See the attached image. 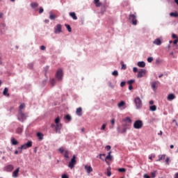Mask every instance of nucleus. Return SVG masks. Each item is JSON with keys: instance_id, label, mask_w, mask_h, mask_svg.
I'll use <instances>...</instances> for the list:
<instances>
[{"instance_id": "nucleus-46", "label": "nucleus", "mask_w": 178, "mask_h": 178, "mask_svg": "<svg viewBox=\"0 0 178 178\" xmlns=\"http://www.w3.org/2000/svg\"><path fill=\"white\" fill-rule=\"evenodd\" d=\"M170 161V159H169V157H167L166 159H165V163H166V165H169Z\"/></svg>"}, {"instance_id": "nucleus-36", "label": "nucleus", "mask_w": 178, "mask_h": 178, "mask_svg": "<svg viewBox=\"0 0 178 178\" xmlns=\"http://www.w3.org/2000/svg\"><path fill=\"white\" fill-rule=\"evenodd\" d=\"M65 26L67 28V30L69 31V33H72V27H70V25L65 24Z\"/></svg>"}, {"instance_id": "nucleus-50", "label": "nucleus", "mask_w": 178, "mask_h": 178, "mask_svg": "<svg viewBox=\"0 0 178 178\" xmlns=\"http://www.w3.org/2000/svg\"><path fill=\"white\" fill-rule=\"evenodd\" d=\"M106 128V124H104L102 126L101 130H105Z\"/></svg>"}, {"instance_id": "nucleus-10", "label": "nucleus", "mask_w": 178, "mask_h": 178, "mask_svg": "<svg viewBox=\"0 0 178 178\" xmlns=\"http://www.w3.org/2000/svg\"><path fill=\"white\" fill-rule=\"evenodd\" d=\"M13 169H15V167L13 166V165L11 164H9L4 168V170L6 172H12Z\"/></svg>"}, {"instance_id": "nucleus-26", "label": "nucleus", "mask_w": 178, "mask_h": 178, "mask_svg": "<svg viewBox=\"0 0 178 178\" xmlns=\"http://www.w3.org/2000/svg\"><path fill=\"white\" fill-rule=\"evenodd\" d=\"M15 131L17 134H22V133H23V127L17 128Z\"/></svg>"}, {"instance_id": "nucleus-51", "label": "nucleus", "mask_w": 178, "mask_h": 178, "mask_svg": "<svg viewBox=\"0 0 178 178\" xmlns=\"http://www.w3.org/2000/svg\"><path fill=\"white\" fill-rule=\"evenodd\" d=\"M133 72H134V73H137V72H138V69H137V67H134Z\"/></svg>"}, {"instance_id": "nucleus-60", "label": "nucleus", "mask_w": 178, "mask_h": 178, "mask_svg": "<svg viewBox=\"0 0 178 178\" xmlns=\"http://www.w3.org/2000/svg\"><path fill=\"white\" fill-rule=\"evenodd\" d=\"M177 42H178V39H176L175 40L173 41V44H175V45H176Z\"/></svg>"}, {"instance_id": "nucleus-62", "label": "nucleus", "mask_w": 178, "mask_h": 178, "mask_svg": "<svg viewBox=\"0 0 178 178\" xmlns=\"http://www.w3.org/2000/svg\"><path fill=\"white\" fill-rule=\"evenodd\" d=\"M149 105H154V101L151 100L149 101Z\"/></svg>"}, {"instance_id": "nucleus-41", "label": "nucleus", "mask_w": 178, "mask_h": 178, "mask_svg": "<svg viewBox=\"0 0 178 178\" xmlns=\"http://www.w3.org/2000/svg\"><path fill=\"white\" fill-rule=\"evenodd\" d=\"M56 17L52 13H50L49 19L51 20H54Z\"/></svg>"}, {"instance_id": "nucleus-44", "label": "nucleus", "mask_w": 178, "mask_h": 178, "mask_svg": "<svg viewBox=\"0 0 178 178\" xmlns=\"http://www.w3.org/2000/svg\"><path fill=\"white\" fill-rule=\"evenodd\" d=\"M134 81H136L134 79L129 80L128 81V84H129V86H131V84H133Z\"/></svg>"}, {"instance_id": "nucleus-45", "label": "nucleus", "mask_w": 178, "mask_h": 178, "mask_svg": "<svg viewBox=\"0 0 178 178\" xmlns=\"http://www.w3.org/2000/svg\"><path fill=\"white\" fill-rule=\"evenodd\" d=\"M154 60V58L152 57H149L147 58V62H149V63H151V62H152Z\"/></svg>"}, {"instance_id": "nucleus-33", "label": "nucleus", "mask_w": 178, "mask_h": 178, "mask_svg": "<svg viewBox=\"0 0 178 178\" xmlns=\"http://www.w3.org/2000/svg\"><path fill=\"white\" fill-rule=\"evenodd\" d=\"M156 173H157V171H156V170L150 172V176H151V177L155 178L156 176Z\"/></svg>"}, {"instance_id": "nucleus-19", "label": "nucleus", "mask_w": 178, "mask_h": 178, "mask_svg": "<svg viewBox=\"0 0 178 178\" xmlns=\"http://www.w3.org/2000/svg\"><path fill=\"white\" fill-rule=\"evenodd\" d=\"M159 84V81H154L152 83V88L153 90H155L158 87V85Z\"/></svg>"}, {"instance_id": "nucleus-42", "label": "nucleus", "mask_w": 178, "mask_h": 178, "mask_svg": "<svg viewBox=\"0 0 178 178\" xmlns=\"http://www.w3.org/2000/svg\"><path fill=\"white\" fill-rule=\"evenodd\" d=\"M118 172H120V173H123V172H126V169L125 168H119Z\"/></svg>"}, {"instance_id": "nucleus-34", "label": "nucleus", "mask_w": 178, "mask_h": 178, "mask_svg": "<svg viewBox=\"0 0 178 178\" xmlns=\"http://www.w3.org/2000/svg\"><path fill=\"white\" fill-rule=\"evenodd\" d=\"M125 104H126V102H124V101H121L118 104V108H122V106H124Z\"/></svg>"}, {"instance_id": "nucleus-5", "label": "nucleus", "mask_w": 178, "mask_h": 178, "mask_svg": "<svg viewBox=\"0 0 178 178\" xmlns=\"http://www.w3.org/2000/svg\"><path fill=\"white\" fill-rule=\"evenodd\" d=\"M76 163L77 161H76V155H74L71 161L69 162L68 167H70V169H73V168H74V165H76Z\"/></svg>"}, {"instance_id": "nucleus-47", "label": "nucleus", "mask_w": 178, "mask_h": 178, "mask_svg": "<svg viewBox=\"0 0 178 178\" xmlns=\"http://www.w3.org/2000/svg\"><path fill=\"white\" fill-rule=\"evenodd\" d=\"M111 124H112V126H113H113H115V118H113V119L111 120Z\"/></svg>"}, {"instance_id": "nucleus-13", "label": "nucleus", "mask_w": 178, "mask_h": 178, "mask_svg": "<svg viewBox=\"0 0 178 178\" xmlns=\"http://www.w3.org/2000/svg\"><path fill=\"white\" fill-rule=\"evenodd\" d=\"M20 170V168H17L16 170H15L13 172V177H19V172Z\"/></svg>"}, {"instance_id": "nucleus-52", "label": "nucleus", "mask_w": 178, "mask_h": 178, "mask_svg": "<svg viewBox=\"0 0 178 178\" xmlns=\"http://www.w3.org/2000/svg\"><path fill=\"white\" fill-rule=\"evenodd\" d=\"M59 152H60V154H63V152H65V150L63 149V148L60 147L59 149Z\"/></svg>"}, {"instance_id": "nucleus-11", "label": "nucleus", "mask_w": 178, "mask_h": 178, "mask_svg": "<svg viewBox=\"0 0 178 178\" xmlns=\"http://www.w3.org/2000/svg\"><path fill=\"white\" fill-rule=\"evenodd\" d=\"M118 133H120V134H123L127 131V127L124 125L123 128L118 127Z\"/></svg>"}, {"instance_id": "nucleus-54", "label": "nucleus", "mask_w": 178, "mask_h": 178, "mask_svg": "<svg viewBox=\"0 0 178 178\" xmlns=\"http://www.w3.org/2000/svg\"><path fill=\"white\" fill-rule=\"evenodd\" d=\"M51 86H55V79H52L51 81Z\"/></svg>"}, {"instance_id": "nucleus-43", "label": "nucleus", "mask_w": 178, "mask_h": 178, "mask_svg": "<svg viewBox=\"0 0 178 178\" xmlns=\"http://www.w3.org/2000/svg\"><path fill=\"white\" fill-rule=\"evenodd\" d=\"M113 76H119V72L117 70H115L112 72Z\"/></svg>"}, {"instance_id": "nucleus-56", "label": "nucleus", "mask_w": 178, "mask_h": 178, "mask_svg": "<svg viewBox=\"0 0 178 178\" xmlns=\"http://www.w3.org/2000/svg\"><path fill=\"white\" fill-rule=\"evenodd\" d=\"M61 177L62 178H69V176H67V175H66V174H64V175H62Z\"/></svg>"}, {"instance_id": "nucleus-14", "label": "nucleus", "mask_w": 178, "mask_h": 178, "mask_svg": "<svg viewBox=\"0 0 178 178\" xmlns=\"http://www.w3.org/2000/svg\"><path fill=\"white\" fill-rule=\"evenodd\" d=\"M11 145H19V141L15 138H11L10 139Z\"/></svg>"}, {"instance_id": "nucleus-63", "label": "nucleus", "mask_w": 178, "mask_h": 178, "mask_svg": "<svg viewBox=\"0 0 178 178\" xmlns=\"http://www.w3.org/2000/svg\"><path fill=\"white\" fill-rule=\"evenodd\" d=\"M174 178H178V172L175 173Z\"/></svg>"}, {"instance_id": "nucleus-3", "label": "nucleus", "mask_w": 178, "mask_h": 178, "mask_svg": "<svg viewBox=\"0 0 178 178\" xmlns=\"http://www.w3.org/2000/svg\"><path fill=\"white\" fill-rule=\"evenodd\" d=\"M134 103L137 109H141V108H143V102L141 101V99H140L138 97L135 98Z\"/></svg>"}, {"instance_id": "nucleus-35", "label": "nucleus", "mask_w": 178, "mask_h": 178, "mask_svg": "<svg viewBox=\"0 0 178 178\" xmlns=\"http://www.w3.org/2000/svg\"><path fill=\"white\" fill-rule=\"evenodd\" d=\"M170 16H171V17H178V13H170Z\"/></svg>"}, {"instance_id": "nucleus-6", "label": "nucleus", "mask_w": 178, "mask_h": 178, "mask_svg": "<svg viewBox=\"0 0 178 178\" xmlns=\"http://www.w3.org/2000/svg\"><path fill=\"white\" fill-rule=\"evenodd\" d=\"M129 20L132 22V24H134V26H137V16H136V15L130 14Z\"/></svg>"}, {"instance_id": "nucleus-9", "label": "nucleus", "mask_w": 178, "mask_h": 178, "mask_svg": "<svg viewBox=\"0 0 178 178\" xmlns=\"http://www.w3.org/2000/svg\"><path fill=\"white\" fill-rule=\"evenodd\" d=\"M124 123L122 126H129V124H131V119L129 117H127L125 118H124L123 120Z\"/></svg>"}, {"instance_id": "nucleus-24", "label": "nucleus", "mask_w": 178, "mask_h": 178, "mask_svg": "<svg viewBox=\"0 0 178 178\" xmlns=\"http://www.w3.org/2000/svg\"><path fill=\"white\" fill-rule=\"evenodd\" d=\"M85 169L88 174H90V173H91V172H92V167H91V166L86 165Z\"/></svg>"}, {"instance_id": "nucleus-12", "label": "nucleus", "mask_w": 178, "mask_h": 178, "mask_svg": "<svg viewBox=\"0 0 178 178\" xmlns=\"http://www.w3.org/2000/svg\"><path fill=\"white\" fill-rule=\"evenodd\" d=\"M56 34H59L60 33H62V25L57 24L56 27L55 28Z\"/></svg>"}, {"instance_id": "nucleus-39", "label": "nucleus", "mask_w": 178, "mask_h": 178, "mask_svg": "<svg viewBox=\"0 0 178 178\" xmlns=\"http://www.w3.org/2000/svg\"><path fill=\"white\" fill-rule=\"evenodd\" d=\"M64 156L66 159H69V152L68 151H65L64 153Z\"/></svg>"}, {"instance_id": "nucleus-38", "label": "nucleus", "mask_w": 178, "mask_h": 178, "mask_svg": "<svg viewBox=\"0 0 178 178\" xmlns=\"http://www.w3.org/2000/svg\"><path fill=\"white\" fill-rule=\"evenodd\" d=\"M65 119H66L67 120H68V122H70V120H72V116H70V115H66L65 116Z\"/></svg>"}, {"instance_id": "nucleus-23", "label": "nucleus", "mask_w": 178, "mask_h": 178, "mask_svg": "<svg viewBox=\"0 0 178 178\" xmlns=\"http://www.w3.org/2000/svg\"><path fill=\"white\" fill-rule=\"evenodd\" d=\"M111 154H112V152H108V155L106 156L105 161H111L112 159V156H111Z\"/></svg>"}, {"instance_id": "nucleus-22", "label": "nucleus", "mask_w": 178, "mask_h": 178, "mask_svg": "<svg viewBox=\"0 0 178 178\" xmlns=\"http://www.w3.org/2000/svg\"><path fill=\"white\" fill-rule=\"evenodd\" d=\"M166 158L165 154H162L159 156V159L157 160V162H160V161H165Z\"/></svg>"}, {"instance_id": "nucleus-31", "label": "nucleus", "mask_w": 178, "mask_h": 178, "mask_svg": "<svg viewBox=\"0 0 178 178\" xmlns=\"http://www.w3.org/2000/svg\"><path fill=\"white\" fill-rule=\"evenodd\" d=\"M106 170V176L111 177V176L112 175V172H111V168H107Z\"/></svg>"}, {"instance_id": "nucleus-15", "label": "nucleus", "mask_w": 178, "mask_h": 178, "mask_svg": "<svg viewBox=\"0 0 178 178\" xmlns=\"http://www.w3.org/2000/svg\"><path fill=\"white\" fill-rule=\"evenodd\" d=\"M153 44H154V45H162V40L159 38H156L153 41Z\"/></svg>"}, {"instance_id": "nucleus-20", "label": "nucleus", "mask_w": 178, "mask_h": 178, "mask_svg": "<svg viewBox=\"0 0 178 178\" xmlns=\"http://www.w3.org/2000/svg\"><path fill=\"white\" fill-rule=\"evenodd\" d=\"M94 3L96 8H99V6H102V3L99 2V0H94Z\"/></svg>"}, {"instance_id": "nucleus-40", "label": "nucleus", "mask_w": 178, "mask_h": 178, "mask_svg": "<svg viewBox=\"0 0 178 178\" xmlns=\"http://www.w3.org/2000/svg\"><path fill=\"white\" fill-rule=\"evenodd\" d=\"M56 124H60L59 122H60V119H59V117L56 118L54 120Z\"/></svg>"}, {"instance_id": "nucleus-17", "label": "nucleus", "mask_w": 178, "mask_h": 178, "mask_svg": "<svg viewBox=\"0 0 178 178\" xmlns=\"http://www.w3.org/2000/svg\"><path fill=\"white\" fill-rule=\"evenodd\" d=\"M175 98H176V96L175 95V94H170L168 95L167 99L168 101H173V99H175Z\"/></svg>"}, {"instance_id": "nucleus-8", "label": "nucleus", "mask_w": 178, "mask_h": 178, "mask_svg": "<svg viewBox=\"0 0 178 178\" xmlns=\"http://www.w3.org/2000/svg\"><path fill=\"white\" fill-rule=\"evenodd\" d=\"M146 74L147 70L142 69L138 72L137 77L138 79H141V77H144V76H145Z\"/></svg>"}, {"instance_id": "nucleus-53", "label": "nucleus", "mask_w": 178, "mask_h": 178, "mask_svg": "<svg viewBox=\"0 0 178 178\" xmlns=\"http://www.w3.org/2000/svg\"><path fill=\"white\" fill-rule=\"evenodd\" d=\"M105 155H106L105 154H99V159H104L102 158V156H105Z\"/></svg>"}, {"instance_id": "nucleus-57", "label": "nucleus", "mask_w": 178, "mask_h": 178, "mask_svg": "<svg viewBox=\"0 0 178 178\" xmlns=\"http://www.w3.org/2000/svg\"><path fill=\"white\" fill-rule=\"evenodd\" d=\"M41 51H45V46H40Z\"/></svg>"}, {"instance_id": "nucleus-37", "label": "nucleus", "mask_w": 178, "mask_h": 178, "mask_svg": "<svg viewBox=\"0 0 178 178\" xmlns=\"http://www.w3.org/2000/svg\"><path fill=\"white\" fill-rule=\"evenodd\" d=\"M31 8H33L34 9V8L38 7V4L37 3H31Z\"/></svg>"}, {"instance_id": "nucleus-49", "label": "nucleus", "mask_w": 178, "mask_h": 178, "mask_svg": "<svg viewBox=\"0 0 178 178\" xmlns=\"http://www.w3.org/2000/svg\"><path fill=\"white\" fill-rule=\"evenodd\" d=\"M105 148L107 149V151H111V145H106Z\"/></svg>"}, {"instance_id": "nucleus-16", "label": "nucleus", "mask_w": 178, "mask_h": 178, "mask_svg": "<svg viewBox=\"0 0 178 178\" xmlns=\"http://www.w3.org/2000/svg\"><path fill=\"white\" fill-rule=\"evenodd\" d=\"M61 129H62V124H56V133H60Z\"/></svg>"}, {"instance_id": "nucleus-61", "label": "nucleus", "mask_w": 178, "mask_h": 178, "mask_svg": "<svg viewBox=\"0 0 178 178\" xmlns=\"http://www.w3.org/2000/svg\"><path fill=\"white\" fill-rule=\"evenodd\" d=\"M3 17V13H0V19H2Z\"/></svg>"}, {"instance_id": "nucleus-48", "label": "nucleus", "mask_w": 178, "mask_h": 178, "mask_svg": "<svg viewBox=\"0 0 178 178\" xmlns=\"http://www.w3.org/2000/svg\"><path fill=\"white\" fill-rule=\"evenodd\" d=\"M124 86H126V82L122 81V82L120 83V87H124Z\"/></svg>"}, {"instance_id": "nucleus-27", "label": "nucleus", "mask_w": 178, "mask_h": 178, "mask_svg": "<svg viewBox=\"0 0 178 178\" xmlns=\"http://www.w3.org/2000/svg\"><path fill=\"white\" fill-rule=\"evenodd\" d=\"M138 66L139 67H145V63L144 61H139L138 63Z\"/></svg>"}, {"instance_id": "nucleus-58", "label": "nucleus", "mask_w": 178, "mask_h": 178, "mask_svg": "<svg viewBox=\"0 0 178 178\" xmlns=\"http://www.w3.org/2000/svg\"><path fill=\"white\" fill-rule=\"evenodd\" d=\"M144 178H151V177H149L148 175L145 174L144 176H143Z\"/></svg>"}, {"instance_id": "nucleus-21", "label": "nucleus", "mask_w": 178, "mask_h": 178, "mask_svg": "<svg viewBox=\"0 0 178 178\" xmlns=\"http://www.w3.org/2000/svg\"><path fill=\"white\" fill-rule=\"evenodd\" d=\"M37 137L38 138L40 141H42V140H44V134H42L41 132H38L37 134Z\"/></svg>"}, {"instance_id": "nucleus-29", "label": "nucleus", "mask_w": 178, "mask_h": 178, "mask_svg": "<svg viewBox=\"0 0 178 178\" xmlns=\"http://www.w3.org/2000/svg\"><path fill=\"white\" fill-rule=\"evenodd\" d=\"M8 91H9V89L8 88H5L3 92V95H6V97H9V93H8Z\"/></svg>"}, {"instance_id": "nucleus-30", "label": "nucleus", "mask_w": 178, "mask_h": 178, "mask_svg": "<svg viewBox=\"0 0 178 178\" xmlns=\"http://www.w3.org/2000/svg\"><path fill=\"white\" fill-rule=\"evenodd\" d=\"M26 108V104L24 103H22L19 106V110L18 111H23Z\"/></svg>"}, {"instance_id": "nucleus-59", "label": "nucleus", "mask_w": 178, "mask_h": 178, "mask_svg": "<svg viewBox=\"0 0 178 178\" xmlns=\"http://www.w3.org/2000/svg\"><path fill=\"white\" fill-rule=\"evenodd\" d=\"M172 38H177V35H176L175 33H172Z\"/></svg>"}, {"instance_id": "nucleus-18", "label": "nucleus", "mask_w": 178, "mask_h": 178, "mask_svg": "<svg viewBox=\"0 0 178 178\" xmlns=\"http://www.w3.org/2000/svg\"><path fill=\"white\" fill-rule=\"evenodd\" d=\"M81 112H83V108H81V107L76 108V113L78 116H81L83 115Z\"/></svg>"}, {"instance_id": "nucleus-64", "label": "nucleus", "mask_w": 178, "mask_h": 178, "mask_svg": "<svg viewBox=\"0 0 178 178\" xmlns=\"http://www.w3.org/2000/svg\"><path fill=\"white\" fill-rule=\"evenodd\" d=\"M132 89H133V86L130 85V86H129V90H132Z\"/></svg>"}, {"instance_id": "nucleus-7", "label": "nucleus", "mask_w": 178, "mask_h": 178, "mask_svg": "<svg viewBox=\"0 0 178 178\" xmlns=\"http://www.w3.org/2000/svg\"><path fill=\"white\" fill-rule=\"evenodd\" d=\"M56 77L59 81L62 80V77H63V71L62 70V69H58L57 70Z\"/></svg>"}, {"instance_id": "nucleus-2", "label": "nucleus", "mask_w": 178, "mask_h": 178, "mask_svg": "<svg viewBox=\"0 0 178 178\" xmlns=\"http://www.w3.org/2000/svg\"><path fill=\"white\" fill-rule=\"evenodd\" d=\"M31 147H33V142L29 140L26 143L21 145L20 147H18V149H21L20 154H22V149H27V148H31Z\"/></svg>"}, {"instance_id": "nucleus-32", "label": "nucleus", "mask_w": 178, "mask_h": 178, "mask_svg": "<svg viewBox=\"0 0 178 178\" xmlns=\"http://www.w3.org/2000/svg\"><path fill=\"white\" fill-rule=\"evenodd\" d=\"M149 111L152 112H155V111H156V106L155 105L151 106L149 107Z\"/></svg>"}, {"instance_id": "nucleus-28", "label": "nucleus", "mask_w": 178, "mask_h": 178, "mask_svg": "<svg viewBox=\"0 0 178 178\" xmlns=\"http://www.w3.org/2000/svg\"><path fill=\"white\" fill-rule=\"evenodd\" d=\"M120 65H121V69L122 70H126V69H127V66L124 64V63L123 61L120 62Z\"/></svg>"}, {"instance_id": "nucleus-25", "label": "nucleus", "mask_w": 178, "mask_h": 178, "mask_svg": "<svg viewBox=\"0 0 178 178\" xmlns=\"http://www.w3.org/2000/svg\"><path fill=\"white\" fill-rule=\"evenodd\" d=\"M70 16H71V17H72L74 20H77V16L76 15V13H70Z\"/></svg>"}, {"instance_id": "nucleus-55", "label": "nucleus", "mask_w": 178, "mask_h": 178, "mask_svg": "<svg viewBox=\"0 0 178 178\" xmlns=\"http://www.w3.org/2000/svg\"><path fill=\"white\" fill-rule=\"evenodd\" d=\"M42 12H44V8H42V7H40L39 10V13H42Z\"/></svg>"}, {"instance_id": "nucleus-1", "label": "nucleus", "mask_w": 178, "mask_h": 178, "mask_svg": "<svg viewBox=\"0 0 178 178\" xmlns=\"http://www.w3.org/2000/svg\"><path fill=\"white\" fill-rule=\"evenodd\" d=\"M27 118H29L27 113H24V111H18L17 120L19 122H22V123H23V122H24V120H26Z\"/></svg>"}, {"instance_id": "nucleus-4", "label": "nucleus", "mask_w": 178, "mask_h": 178, "mask_svg": "<svg viewBox=\"0 0 178 178\" xmlns=\"http://www.w3.org/2000/svg\"><path fill=\"white\" fill-rule=\"evenodd\" d=\"M143 126V121L140 120L135 121V122L134 123V129H141Z\"/></svg>"}]
</instances>
